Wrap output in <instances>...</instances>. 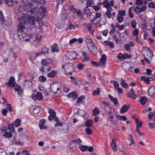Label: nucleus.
Returning a JSON list of instances; mask_svg holds the SVG:
<instances>
[{"label": "nucleus", "instance_id": "obj_28", "mask_svg": "<svg viewBox=\"0 0 155 155\" xmlns=\"http://www.w3.org/2000/svg\"><path fill=\"white\" fill-rule=\"evenodd\" d=\"M81 143L82 142L80 139H78L77 140L73 141V143L74 144L75 146H76L77 147H80Z\"/></svg>", "mask_w": 155, "mask_h": 155}, {"label": "nucleus", "instance_id": "obj_51", "mask_svg": "<svg viewBox=\"0 0 155 155\" xmlns=\"http://www.w3.org/2000/svg\"><path fill=\"white\" fill-rule=\"evenodd\" d=\"M121 57L124 59L126 58H131V55L128 54H127L124 53L121 55Z\"/></svg>", "mask_w": 155, "mask_h": 155}, {"label": "nucleus", "instance_id": "obj_42", "mask_svg": "<svg viewBox=\"0 0 155 155\" xmlns=\"http://www.w3.org/2000/svg\"><path fill=\"white\" fill-rule=\"evenodd\" d=\"M135 122L137 124V128H138L139 127H140L142 124V122H139L137 118H135Z\"/></svg>", "mask_w": 155, "mask_h": 155}, {"label": "nucleus", "instance_id": "obj_15", "mask_svg": "<svg viewBox=\"0 0 155 155\" xmlns=\"http://www.w3.org/2000/svg\"><path fill=\"white\" fill-rule=\"evenodd\" d=\"M23 2L25 3V4L23 6L24 10L28 12L29 11V0H23Z\"/></svg>", "mask_w": 155, "mask_h": 155}, {"label": "nucleus", "instance_id": "obj_62", "mask_svg": "<svg viewBox=\"0 0 155 155\" xmlns=\"http://www.w3.org/2000/svg\"><path fill=\"white\" fill-rule=\"evenodd\" d=\"M105 110L107 112H110V107L108 105H106L104 107Z\"/></svg>", "mask_w": 155, "mask_h": 155}, {"label": "nucleus", "instance_id": "obj_22", "mask_svg": "<svg viewBox=\"0 0 155 155\" xmlns=\"http://www.w3.org/2000/svg\"><path fill=\"white\" fill-rule=\"evenodd\" d=\"M129 136L128 140L131 141V143H129V142H130V141L129 140L127 141V144L129 145V146L131 147L134 144V138L132 137V135L130 134L129 135Z\"/></svg>", "mask_w": 155, "mask_h": 155}, {"label": "nucleus", "instance_id": "obj_33", "mask_svg": "<svg viewBox=\"0 0 155 155\" xmlns=\"http://www.w3.org/2000/svg\"><path fill=\"white\" fill-rule=\"evenodd\" d=\"M121 81L120 84L121 86L125 88H127L128 87V85L125 83V81L122 79V78L121 79Z\"/></svg>", "mask_w": 155, "mask_h": 155}, {"label": "nucleus", "instance_id": "obj_24", "mask_svg": "<svg viewBox=\"0 0 155 155\" xmlns=\"http://www.w3.org/2000/svg\"><path fill=\"white\" fill-rule=\"evenodd\" d=\"M106 56L105 55H103L102 58L100 59V62L101 64L104 65L106 64Z\"/></svg>", "mask_w": 155, "mask_h": 155}, {"label": "nucleus", "instance_id": "obj_25", "mask_svg": "<svg viewBox=\"0 0 155 155\" xmlns=\"http://www.w3.org/2000/svg\"><path fill=\"white\" fill-rule=\"evenodd\" d=\"M148 116L150 120L152 119L155 122V113L151 112L148 115Z\"/></svg>", "mask_w": 155, "mask_h": 155}, {"label": "nucleus", "instance_id": "obj_39", "mask_svg": "<svg viewBox=\"0 0 155 155\" xmlns=\"http://www.w3.org/2000/svg\"><path fill=\"white\" fill-rule=\"evenodd\" d=\"M85 1H87L86 3V6H91L92 7V5L94 4V3L93 2V0H85Z\"/></svg>", "mask_w": 155, "mask_h": 155}, {"label": "nucleus", "instance_id": "obj_58", "mask_svg": "<svg viewBox=\"0 0 155 155\" xmlns=\"http://www.w3.org/2000/svg\"><path fill=\"white\" fill-rule=\"evenodd\" d=\"M135 29L133 31V34L134 36H137L138 35L139 31L137 28Z\"/></svg>", "mask_w": 155, "mask_h": 155}, {"label": "nucleus", "instance_id": "obj_46", "mask_svg": "<svg viewBox=\"0 0 155 155\" xmlns=\"http://www.w3.org/2000/svg\"><path fill=\"white\" fill-rule=\"evenodd\" d=\"M93 115L95 116H96L99 113L100 111L98 108H95L93 110Z\"/></svg>", "mask_w": 155, "mask_h": 155}, {"label": "nucleus", "instance_id": "obj_53", "mask_svg": "<svg viewBox=\"0 0 155 155\" xmlns=\"http://www.w3.org/2000/svg\"><path fill=\"white\" fill-rule=\"evenodd\" d=\"M126 14L125 10H119L118 11V14L117 15H120V16H125Z\"/></svg>", "mask_w": 155, "mask_h": 155}, {"label": "nucleus", "instance_id": "obj_48", "mask_svg": "<svg viewBox=\"0 0 155 155\" xmlns=\"http://www.w3.org/2000/svg\"><path fill=\"white\" fill-rule=\"evenodd\" d=\"M100 93V90L99 88H97V90H94L93 92V95H98Z\"/></svg>", "mask_w": 155, "mask_h": 155}, {"label": "nucleus", "instance_id": "obj_26", "mask_svg": "<svg viewBox=\"0 0 155 155\" xmlns=\"http://www.w3.org/2000/svg\"><path fill=\"white\" fill-rule=\"evenodd\" d=\"M57 73V71H52L48 74V76L50 78L54 77Z\"/></svg>", "mask_w": 155, "mask_h": 155}, {"label": "nucleus", "instance_id": "obj_61", "mask_svg": "<svg viewBox=\"0 0 155 155\" xmlns=\"http://www.w3.org/2000/svg\"><path fill=\"white\" fill-rule=\"evenodd\" d=\"M148 6L150 8H155V5L154 3L153 2H150L148 4Z\"/></svg>", "mask_w": 155, "mask_h": 155}, {"label": "nucleus", "instance_id": "obj_55", "mask_svg": "<svg viewBox=\"0 0 155 155\" xmlns=\"http://www.w3.org/2000/svg\"><path fill=\"white\" fill-rule=\"evenodd\" d=\"M116 27L120 30H123L124 28V26L123 25H120L118 23H117V24L116 25Z\"/></svg>", "mask_w": 155, "mask_h": 155}, {"label": "nucleus", "instance_id": "obj_41", "mask_svg": "<svg viewBox=\"0 0 155 155\" xmlns=\"http://www.w3.org/2000/svg\"><path fill=\"white\" fill-rule=\"evenodd\" d=\"M113 117V115H111L109 117L110 121L114 125H116L117 124V122L114 119Z\"/></svg>", "mask_w": 155, "mask_h": 155}, {"label": "nucleus", "instance_id": "obj_8", "mask_svg": "<svg viewBox=\"0 0 155 155\" xmlns=\"http://www.w3.org/2000/svg\"><path fill=\"white\" fill-rule=\"evenodd\" d=\"M147 8V7L145 5H143L141 7L137 6L134 8V11L137 13H139L145 11Z\"/></svg>", "mask_w": 155, "mask_h": 155}, {"label": "nucleus", "instance_id": "obj_49", "mask_svg": "<svg viewBox=\"0 0 155 155\" xmlns=\"http://www.w3.org/2000/svg\"><path fill=\"white\" fill-rule=\"evenodd\" d=\"M5 2L10 6H12L13 4V0H5Z\"/></svg>", "mask_w": 155, "mask_h": 155}, {"label": "nucleus", "instance_id": "obj_54", "mask_svg": "<svg viewBox=\"0 0 155 155\" xmlns=\"http://www.w3.org/2000/svg\"><path fill=\"white\" fill-rule=\"evenodd\" d=\"M0 155H8V154L5 150L0 148Z\"/></svg>", "mask_w": 155, "mask_h": 155}, {"label": "nucleus", "instance_id": "obj_64", "mask_svg": "<svg viewBox=\"0 0 155 155\" xmlns=\"http://www.w3.org/2000/svg\"><path fill=\"white\" fill-rule=\"evenodd\" d=\"M41 51L43 54H45L48 52V49L46 48H44L42 49Z\"/></svg>", "mask_w": 155, "mask_h": 155}, {"label": "nucleus", "instance_id": "obj_13", "mask_svg": "<svg viewBox=\"0 0 155 155\" xmlns=\"http://www.w3.org/2000/svg\"><path fill=\"white\" fill-rule=\"evenodd\" d=\"M45 123V119H42L40 120L39 123V125L41 129H45L47 128V126L44 125Z\"/></svg>", "mask_w": 155, "mask_h": 155}, {"label": "nucleus", "instance_id": "obj_17", "mask_svg": "<svg viewBox=\"0 0 155 155\" xmlns=\"http://www.w3.org/2000/svg\"><path fill=\"white\" fill-rule=\"evenodd\" d=\"M67 97L69 98H72L73 100H74L78 98V96L77 93L73 92L68 94Z\"/></svg>", "mask_w": 155, "mask_h": 155}, {"label": "nucleus", "instance_id": "obj_31", "mask_svg": "<svg viewBox=\"0 0 155 155\" xmlns=\"http://www.w3.org/2000/svg\"><path fill=\"white\" fill-rule=\"evenodd\" d=\"M112 10V8H109L108 9H107V11L105 12V15L108 18H110L111 17V14L110 12Z\"/></svg>", "mask_w": 155, "mask_h": 155}, {"label": "nucleus", "instance_id": "obj_7", "mask_svg": "<svg viewBox=\"0 0 155 155\" xmlns=\"http://www.w3.org/2000/svg\"><path fill=\"white\" fill-rule=\"evenodd\" d=\"M32 99L35 101L36 100H41L43 99V97L42 94L41 92H38L37 94L35 95L34 94L31 95Z\"/></svg>", "mask_w": 155, "mask_h": 155}, {"label": "nucleus", "instance_id": "obj_60", "mask_svg": "<svg viewBox=\"0 0 155 155\" xmlns=\"http://www.w3.org/2000/svg\"><path fill=\"white\" fill-rule=\"evenodd\" d=\"M85 98V97L84 96H81L78 98L77 101V103L78 104L81 101Z\"/></svg>", "mask_w": 155, "mask_h": 155}, {"label": "nucleus", "instance_id": "obj_4", "mask_svg": "<svg viewBox=\"0 0 155 155\" xmlns=\"http://www.w3.org/2000/svg\"><path fill=\"white\" fill-rule=\"evenodd\" d=\"M36 15L35 16H31V15H30V24L31 25H34L38 28L41 27V22L38 19Z\"/></svg>", "mask_w": 155, "mask_h": 155}, {"label": "nucleus", "instance_id": "obj_47", "mask_svg": "<svg viewBox=\"0 0 155 155\" xmlns=\"http://www.w3.org/2000/svg\"><path fill=\"white\" fill-rule=\"evenodd\" d=\"M42 37L40 35H37L35 41L37 42H40L41 41V38Z\"/></svg>", "mask_w": 155, "mask_h": 155}, {"label": "nucleus", "instance_id": "obj_56", "mask_svg": "<svg viewBox=\"0 0 155 155\" xmlns=\"http://www.w3.org/2000/svg\"><path fill=\"white\" fill-rule=\"evenodd\" d=\"M78 113L80 116H82L83 117H84L85 115V112L82 110H80L78 111Z\"/></svg>", "mask_w": 155, "mask_h": 155}, {"label": "nucleus", "instance_id": "obj_11", "mask_svg": "<svg viewBox=\"0 0 155 155\" xmlns=\"http://www.w3.org/2000/svg\"><path fill=\"white\" fill-rule=\"evenodd\" d=\"M50 90L51 92L55 94L60 90V88L57 84H51L50 86Z\"/></svg>", "mask_w": 155, "mask_h": 155}, {"label": "nucleus", "instance_id": "obj_18", "mask_svg": "<svg viewBox=\"0 0 155 155\" xmlns=\"http://www.w3.org/2000/svg\"><path fill=\"white\" fill-rule=\"evenodd\" d=\"M148 93L149 95L152 96L155 93V86H151L149 89Z\"/></svg>", "mask_w": 155, "mask_h": 155}, {"label": "nucleus", "instance_id": "obj_36", "mask_svg": "<svg viewBox=\"0 0 155 155\" xmlns=\"http://www.w3.org/2000/svg\"><path fill=\"white\" fill-rule=\"evenodd\" d=\"M117 19L119 23H121L123 22L124 18L123 17L120 16V15H117Z\"/></svg>", "mask_w": 155, "mask_h": 155}, {"label": "nucleus", "instance_id": "obj_59", "mask_svg": "<svg viewBox=\"0 0 155 155\" xmlns=\"http://www.w3.org/2000/svg\"><path fill=\"white\" fill-rule=\"evenodd\" d=\"M70 78L71 80L73 81V83L74 84L77 85V81L76 80L75 77H74L72 76H71L70 77Z\"/></svg>", "mask_w": 155, "mask_h": 155}, {"label": "nucleus", "instance_id": "obj_19", "mask_svg": "<svg viewBox=\"0 0 155 155\" xmlns=\"http://www.w3.org/2000/svg\"><path fill=\"white\" fill-rule=\"evenodd\" d=\"M141 80L144 81L146 83L148 84L150 83V81L152 80V78L151 77H147L145 76H142L141 77Z\"/></svg>", "mask_w": 155, "mask_h": 155}, {"label": "nucleus", "instance_id": "obj_12", "mask_svg": "<svg viewBox=\"0 0 155 155\" xmlns=\"http://www.w3.org/2000/svg\"><path fill=\"white\" fill-rule=\"evenodd\" d=\"M7 84L11 88L14 87V85L16 84V83L15 82V78L13 77H11L9 78Z\"/></svg>", "mask_w": 155, "mask_h": 155}, {"label": "nucleus", "instance_id": "obj_30", "mask_svg": "<svg viewBox=\"0 0 155 155\" xmlns=\"http://www.w3.org/2000/svg\"><path fill=\"white\" fill-rule=\"evenodd\" d=\"M51 50L52 52H54L58 51V47L57 44H55L51 47Z\"/></svg>", "mask_w": 155, "mask_h": 155}, {"label": "nucleus", "instance_id": "obj_1", "mask_svg": "<svg viewBox=\"0 0 155 155\" xmlns=\"http://www.w3.org/2000/svg\"><path fill=\"white\" fill-rule=\"evenodd\" d=\"M37 4L35 0H30V7L31 9H30V15H31V16L34 17L37 15L39 11L41 12L42 11H45L44 7H41L38 8H37Z\"/></svg>", "mask_w": 155, "mask_h": 155}, {"label": "nucleus", "instance_id": "obj_9", "mask_svg": "<svg viewBox=\"0 0 155 155\" xmlns=\"http://www.w3.org/2000/svg\"><path fill=\"white\" fill-rule=\"evenodd\" d=\"M40 70L43 72H47L51 71V68L47 64H45L43 66H41Z\"/></svg>", "mask_w": 155, "mask_h": 155}, {"label": "nucleus", "instance_id": "obj_10", "mask_svg": "<svg viewBox=\"0 0 155 155\" xmlns=\"http://www.w3.org/2000/svg\"><path fill=\"white\" fill-rule=\"evenodd\" d=\"M49 113L50 114L48 117V119L50 121H52L53 119L56 117V114L55 112L51 109H49Z\"/></svg>", "mask_w": 155, "mask_h": 155}, {"label": "nucleus", "instance_id": "obj_43", "mask_svg": "<svg viewBox=\"0 0 155 155\" xmlns=\"http://www.w3.org/2000/svg\"><path fill=\"white\" fill-rule=\"evenodd\" d=\"M12 87L14 88V90L15 91H19L21 89V87L16 83V84H15Z\"/></svg>", "mask_w": 155, "mask_h": 155}, {"label": "nucleus", "instance_id": "obj_34", "mask_svg": "<svg viewBox=\"0 0 155 155\" xmlns=\"http://www.w3.org/2000/svg\"><path fill=\"white\" fill-rule=\"evenodd\" d=\"M127 94L129 97L131 98L133 100H134L137 97V95L135 94H130L129 92H127Z\"/></svg>", "mask_w": 155, "mask_h": 155}, {"label": "nucleus", "instance_id": "obj_57", "mask_svg": "<svg viewBox=\"0 0 155 155\" xmlns=\"http://www.w3.org/2000/svg\"><path fill=\"white\" fill-rule=\"evenodd\" d=\"M24 32H23L21 30H18L17 31V34L19 36V38H21V36Z\"/></svg>", "mask_w": 155, "mask_h": 155}, {"label": "nucleus", "instance_id": "obj_52", "mask_svg": "<svg viewBox=\"0 0 155 155\" xmlns=\"http://www.w3.org/2000/svg\"><path fill=\"white\" fill-rule=\"evenodd\" d=\"M85 131L88 135H91L92 133V130L89 127L86 128L85 130Z\"/></svg>", "mask_w": 155, "mask_h": 155}, {"label": "nucleus", "instance_id": "obj_29", "mask_svg": "<svg viewBox=\"0 0 155 155\" xmlns=\"http://www.w3.org/2000/svg\"><path fill=\"white\" fill-rule=\"evenodd\" d=\"M147 99L146 97H142L140 98V102L142 105L144 104L147 102Z\"/></svg>", "mask_w": 155, "mask_h": 155}, {"label": "nucleus", "instance_id": "obj_27", "mask_svg": "<svg viewBox=\"0 0 155 155\" xmlns=\"http://www.w3.org/2000/svg\"><path fill=\"white\" fill-rule=\"evenodd\" d=\"M8 128L10 132L12 133H14L15 131L13 125L12 124H9L8 126Z\"/></svg>", "mask_w": 155, "mask_h": 155}, {"label": "nucleus", "instance_id": "obj_45", "mask_svg": "<svg viewBox=\"0 0 155 155\" xmlns=\"http://www.w3.org/2000/svg\"><path fill=\"white\" fill-rule=\"evenodd\" d=\"M4 136L6 138H12V135L11 133L9 132H6L4 134Z\"/></svg>", "mask_w": 155, "mask_h": 155}, {"label": "nucleus", "instance_id": "obj_35", "mask_svg": "<svg viewBox=\"0 0 155 155\" xmlns=\"http://www.w3.org/2000/svg\"><path fill=\"white\" fill-rule=\"evenodd\" d=\"M21 123V120L19 119H16L15 122H14V124L16 127H19Z\"/></svg>", "mask_w": 155, "mask_h": 155}, {"label": "nucleus", "instance_id": "obj_2", "mask_svg": "<svg viewBox=\"0 0 155 155\" xmlns=\"http://www.w3.org/2000/svg\"><path fill=\"white\" fill-rule=\"evenodd\" d=\"M87 46L89 51L93 55H96L97 53V49L92 41L90 39H86Z\"/></svg>", "mask_w": 155, "mask_h": 155}, {"label": "nucleus", "instance_id": "obj_37", "mask_svg": "<svg viewBox=\"0 0 155 155\" xmlns=\"http://www.w3.org/2000/svg\"><path fill=\"white\" fill-rule=\"evenodd\" d=\"M93 122V120H87L86 121L85 126L88 128L91 127L92 125Z\"/></svg>", "mask_w": 155, "mask_h": 155}, {"label": "nucleus", "instance_id": "obj_23", "mask_svg": "<svg viewBox=\"0 0 155 155\" xmlns=\"http://www.w3.org/2000/svg\"><path fill=\"white\" fill-rule=\"evenodd\" d=\"M146 56L148 58H150L153 56L152 51L149 49H147V50L146 51ZM144 56L145 57V56L144 55Z\"/></svg>", "mask_w": 155, "mask_h": 155}, {"label": "nucleus", "instance_id": "obj_5", "mask_svg": "<svg viewBox=\"0 0 155 155\" xmlns=\"http://www.w3.org/2000/svg\"><path fill=\"white\" fill-rule=\"evenodd\" d=\"M66 57L71 60H73L76 58L77 54L74 51H67L65 54Z\"/></svg>", "mask_w": 155, "mask_h": 155}, {"label": "nucleus", "instance_id": "obj_38", "mask_svg": "<svg viewBox=\"0 0 155 155\" xmlns=\"http://www.w3.org/2000/svg\"><path fill=\"white\" fill-rule=\"evenodd\" d=\"M104 43L106 45L110 46L111 48H114V45L112 42L108 41H104Z\"/></svg>", "mask_w": 155, "mask_h": 155}, {"label": "nucleus", "instance_id": "obj_44", "mask_svg": "<svg viewBox=\"0 0 155 155\" xmlns=\"http://www.w3.org/2000/svg\"><path fill=\"white\" fill-rule=\"evenodd\" d=\"M137 23L135 20H133L130 22V25L132 28L134 29H136Z\"/></svg>", "mask_w": 155, "mask_h": 155}, {"label": "nucleus", "instance_id": "obj_6", "mask_svg": "<svg viewBox=\"0 0 155 155\" xmlns=\"http://www.w3.org/2000/svg\"><path fill=\"white\" fill-rule=\"evenodd\" d=\"M103 5L107 9L109 8H112V6H114V2L113 0H110L108 2L107 0H106L103 2Z\"/></svg>", "mask_w": 155, "mask_h": 155}, {"label": "nucleus", "instance_id": "obj_21", "mask_svg": "<svg viewBox=\"0 0 155 155\" xmlns=\"http://www.w3.org/2000/svg\"><path fill=\"white\" fill-rule=\"evenodd\" d=\"M111 147L112 149L114 151H116L117 150V146L116 143V141L112 139L111 143Z\"/></svg>", "mask_w": 155, "mask_h": 155}, {"label": "nucleus", "instance_id": "obj_14", "mask_svg": "<svg viewBox=\"0 0 155 155\" xmlns=\"http://www.w3.org/2000/svg\"><path fill=\"white\" fill-rule=\"evenodd\" d=\"M121 66L124 71L127 72L128 69L130 67V64L128 62H124L122 64Z\"/></svg>", "mask_w": 155, "mask_h": 155}, {"label": "nucleus", "instance_id": "obj_20", "mask_svg": "<svg viewBox=\"0 0 155 155\" xmlns=\"http://www.w3.org/2000/svg\"><path fill=\"white\" fill-rule=\"evenodd\" d=\"M73 64L71 63H65V70L67 71L71 70L73 69Z\"/></svg>", "mask_w": 155, "mask_h": 155}, {"label": "nucleus", "instance_id": "obj_32", "mask_svg": "<svg viewBox=\"0 0 155 155\" xmlns=\"http://www.w3.org/2000/svg\"><path fill=\"white\" fill-rule=\"evenodd\" d=\"M108 97L111 101L113 102L115 105H116L117 104L118 101L117 99V98H114L113 97L110 95H108Z\"/></svg>", "mask_w": 155, "mask_h": 155}, {"label": "nucleus", "instance_id": "obj_50", "mask_svg": "<svg viewBox=\"0 0 155 155\" xmlns=\"http://www.w3.org/2000/svg\"><path fill=\"white\" fill-rule=\"evenodd\" d=\"M40 111V108L39 107H36L33 110V112L34 114H38Z\"/></svg>", "mask_w": 155, "mask_h": 155}, {"label": "nucleus", "instance_id": "obj_63", "mask_svg": "<svg viewBox=\"0 0 155 155\" xmlns=\"http://www.w3.org/2000/svg\"><path fill=\"white\" fill-rule=\"evenodd\" d=\"M87 149V147L85 146L82 145L80 147L81 150L83 151H86Z\"/></svg>", "mask_w": 155, "mask_h": 155}, {"label": "nucleus", "instance_id": "obj_3", "mask_svg": "<svg viewBox=\"0 0 155 155\" xmlns=\"http://www.w3.org/2000/svg\"><path fill=\"white\" fill-rule=\"evenodd\" d=\"M29 18V17L24 14L21 15L18 18V20L20 21L18 26V30H21L25 28L24 24L28 21Z\"/></svg>", "mask_w": 155, "mask_h": 155}, {"label": "nucleus", "instance_id": "obj_16", "mask_svg": "<svg viewBox=\"0 0 155 155\" xmlns=\"http://www.w3.org/2000/svg\"><path fill=\"white\" fill-rule=\"evenodd\" d=\"M130 107V106L129 105H124L121 108L120 112L121 114H124L127 112Z\"/></svg>", "mask_w": 155, "mask_h": 155}, {"label": "nucleus", "instance_id": "obj_40", "mask_svg": "<svg viewBox=\"0 0 155 155\" xmlns=\"http://www.w3.org/2000/svg\"><path fill=\"white\" fill-rule=\"evenodd\" d=\"M88 7L86 6V7H85L84 9V12L85 13L87 16H89L90 15V12L88 8Z\"/></svg>", "mask_w": 155, "mask_h": 155}]
</instances>
